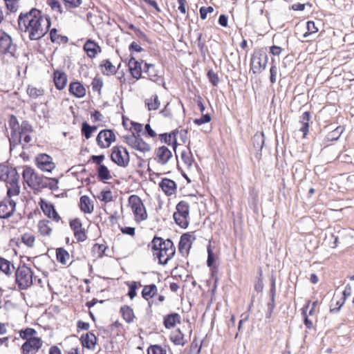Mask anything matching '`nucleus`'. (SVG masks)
<instances>
[{
    "instance_id": "1",
    "label": "nucleus",
    "mask_w": 354,
    "mask_h": 354,
    "mask_svg": "<svg viewBox=\"0 0 354 354\" xmlns=\"http://www.w3.org/2000/svg\"><path fill=\"white\" fill-rule=\"evenodd\" d=\"M147 247L151 248L154 258L158 259V264L165 266L176 254V247L173 241L155 235Z\"/></svg>"
},
{
    "instance_id": "2",
    "label": "nucleus",
    "mask_w": 354,
    "mask_h": 354,
    "mask_svg": "<svg viewBox=\"0 0 354 354\" xmlns=\"http://www.w3.org/2000/svg\"><path fill=\"white\" fill-rule=\"evenodd\" d=\"M19 174L15 168L6 165H0V180L6 183L9 197L19 194Z\"/></svg>"
},
{
    "instance_id": "3",
    "label": "nucleus",
    "mask_w": 354,
    "mask_h": 354,
    "mask_svg": "<svg viewBox=\"0 0 354 354\" xmlns=\"http://www.w3.org/2000/svg\"><path fill=\"white\" fill-rule=\"evenodd\" d=\"M46 176L37 174L35 169L28 166H24V184L27 185L33 189L34 194H37L43 189ZM24 185V189H25Z\"/></svg>"
},
{
    "instance_id": "4",
    "label": "nucleus",
    "mask_w": 354,
    "mask_h": 354,
    "mask_svg": "<svg viewBox=\"0 0 354 354\" xmlns=\"http://www.w3.org/2000/svg\"><path fill=\"white\" fill-rule=\"evenodd\" d=\"M41 10L32 8L28 12L24 13V31H28L30 36L33 37L35 32H37V28L41 27Z\"/></svg>"
},
{
    "instance_id": "5",
    "label": "nucleus",
    "mask_w": 354,
    "mask_h": 354,
    "mask_svg": "<svg viewBox=\"0 0 354 354\" xmlns=\"http://www.w3.org/2000/svg\"><path fill=\"white\" fill-rule=\"evenodd\" d=\"M268 61L266 48H255L250 59V69L253 74H260L266 68Z\"/></svg>"
},
{
    "instance_id": "6",
    "label": "nucleus",
    "mask_w": 354,
    "mask_h": 354,
    "mask_svg": "<svg viewBox=\"0 0 354 354\" xmlns=\"http://www.w3.org/2000/svg\"><path fill=\"white\" fill-rule=\"evenodd\" d=\"M8 128L10 133L8 136L10 142V149L12 151L14 149L19 145L22 139V125H21L14 115H10L8 120Z\"/></svg>"
},
{
    "instance_id": "7",
    "label": "nucleus",
    "mask_w": 354,
    "mask_h": 354,
    "mask_svg": "<svg viewBox=\"0 0 354 354\" xmlns=\"http://www.w3.org/2000/svg\"><path fill=\"white\" fill-rule=\"evenodd\" d=\"M176 211L173 214L174 222L183 229L189 226V205L185 201H180L176 206Z\"/></svg>"
},
{
    "instance_id": "8",
    "label": "nucleus",
    "mask_w": 354,
    "mask_h": 354,
    "mask_svg": "<svg viewBox=\"0 0 354 354\" xmlns=\"http://www.w3.org/2000/svg\"><path fill=\"white\" fill-rule=\"evenodd\" d=\"M128 201L136 221L140 222L147 220L148 216L147 209L140 197L133 194L129 197Z\"/></svg>"
},
{
    "instance_id": "9",
    "label": "nucleus",
    "mask_w": 354,
    "mask_h": 354,
    "mask_svg": "<svg viewBox=\"0 0 354 354\" xmlns=\"http://www.w3.org/2000/svg\"><path fill=\"white\" fill-rule=\"evenodd\" d=\"M265 140L263 131H257L251 138L250 142L252 146L251 151L258 162H260L262 158V149L265 145Z\"/></svg>"
},
{
    "instance_id": "10",
    "label": "nucleus",
    "mask_w": 354,
    "mask_h": 354,
    "mask_svg": "<svg viewBox=\"0 0 354 354\" xmlns=\"http://www.w3.org/2000/svg\"><path fill=\"white\" fill-rule=\"evenodd\" d=\"M115 140L116 136L114 130L111 129L101 130L96 138L97 144L102 149L109 147L111 143Z\"/></svg>"
},
{
    "instance_id": "11",
    "label": "nucleus",
    "mask_w": 354,
    "mask_h": 354,
    "mask_svg": "<svg viewBox=\"0 0 354 354\" xmlns=\"http://www.w3.org/2000/svg\"><path fill=\"white\" fill-rule=\"evenodd\" d=\"M35 164L41 170L51 172L55 168L52 157L47 153H39L35 158Z\"/></svg>"
},
{
    "instance_id": "12",
    "label": "nucleus",
    "mask_w": 354,
    "mask_h": 354,
    "mask_svg": "<svg viewBox=\"0 0 354 354\" xmlns=\"http://www.w3.org/2000/svg\"><path fill=\"white\" fill-rule=\"evenodd\" d=\"M144 62L143 59H140V61L137 60L133 55H130V57L127 62V66L129 67V71L132 77L140 80L141 78H144L142 76V64Z\"/></svg>"
},
{
    "instance_id": "13",
    "label": "nucleus",
    "mask_w": 354,
    "mask_h": 354,
    "mask_svg": "<svg viewBox=\"0 0 354 354\" xmlns=\"http://www.w3.org/2000/svg\"><path fill=\"white\" fill-rule=\"evenodd\" d=\"M196 236L192 232L183 233L180 237L178 245V249L180 254L184 256V250L186 249L187 255L189 254Z\"/></svg>"
},
{
    "instance_id": "14",
    "label": "nucleus",
    "mask_w": 354,
    "mask_h": 354,
    "mask_svg": "<svg viewBox=\"0 0 354 354\" xmlns=\"http://www.w3.org/2000/svg\"><path fill=\"white\" fill-rule=\"evenodd\" d=\"M39 205L44 212V214L49 218H52L53 221L58 222L61 217L57 213L54 205L52 203H48L44 198H40Z\"/></svg>"
},
{
    "instance_id": "15",
    "label": "nucleus",
    "mask_w": 354,
    "mask_h": 354,
    "mask_svg": "<svg viewBox=\"0 0 354 354\" xmlns=\"http://www.w3.org/2000/svg\"><path fill=\"white\" fill-rule=\"evenodd\" d=\"M155 160L161 165H166L172 158V152L166 146L163 145L155 149Z\"/></svg>"
},
{
    "instance_id": "16",
    "label": "nucleus",
    "mask_w": 354,
    "mask_h": 354,
    "mask_svg": "<svg viewBox=\"0 0 354 354\" xmlns=\"http://www.w3.org/2000/svg\"><path fill=\"white\" fill-rule=\"evenodd\" d=\"M43 345L41 338H31L24 342V354H36Z\"/></svg>"
},
{
    "instance_id": "17",
    "label": "nucleus",
    "mask_w": 354,
    "mask_h": 354,
    "mask_svg": "<svg viewBox=\"0 0 354 354\" xmlns=\"http://www.w3.org/2000/svg\"><path fill=\"white\" fill-rule=\"evenodd\" d=\"M16 48L12 45V39L4 32H0V52L15 56Z\"/></svg>"
},
{
    "instance_id": "18",
    "label": "nucleus",
    "mask_w": 354,
    "mask_h": 354,
    "mask_svg": "<svg viewBox=\"0 0 354 354\" xmlns=\"http://www.w3.org/2000/svg\"><path fill=\"white\" fill-rule=\"evenodd\" d=\"M159 187L167 196H170L176 193L177 190V183L168 178H162L158 184Z\"/></svg>"
},
{
    "instance_id": "19",
    "label": "nucleus",
    "mask_w": 354,
    "mask_h": 354,
    "mask_svg": "<svg viewBox=\"0 0 354 354\" xmlns=\"http://www.w3.org/2000/svg\"><path fill=\"white\" fill-rule=\"evenodd\" d=\"M52 77L56 89L62 91L66 87L68 78L65 72L59 69L55 70Z\"/></svg>"
},
{
    "instance_id": "20",
    "label": "nucleus",
    "mask_w": 354,
    "mask_h": 354,
    "mask_svg": "<svg viewBox=\"0 0 354 354\" xmlns=\"http://www.w3.org/2000/svg\"><path fill=\"white\" fill-rule=\"evenodd\" d=\"M84 50L87 56L91 59L95 58L98 53L102 52V48L95 40L88 39L83 46Z\"/></svg>"
},
{
    "instance_id": "21",
    "label": "nucleus",
    "mask_w": 354,
    "mask_h": 354,
    "mask_svg": "<svg viewBox=\"0 0 354 354\" xmlns=\"http://www.w3.org/2000/svg\"><path fill=\"white\" fill-rule=\"evenodd\" d=\"M97 339V337L91 331L82 334L80 338L82 347L88 350H93L95 348Z\"/></svg>"
},
{
    "instance_id": "22",
    "label": "nucleus",
    "mask_w": 354,
    "mask_h": 354,
    "mask_svg": "<svg viewBox=\"0 0 354 354\" xmlns=\"http://www.w3.org/2000/svg\"><path fill=\"white\" fill-rule=\"evenodd\" d=\"M68 92L77 98H82L86 95V88L83 84L78 80H73L70 82Z\"/></svg>"
},
{
    "instance_id": "23",
    "label": "nucleus",
    "mask_w": 354,
    "mask_h": 354,
    "mask_svg": "<svg viewBox=\"0 0 354 354\" xmlns=\"http://www.w3.org/2000/svg\"><path fill=\"white\" fill-rule=\"evenodd\" d=\"M123 146H114L111 149L110 159L111 160L120 167L124 168L125 160L122 155Z\"/></svg>"
},
{
    "instance_id": "24",
    "label": "nucleus",
    "mask_w": 354,
    "mask_h": 354,
    "mask_svg": "<svg viewBox=\"0 0 354 354\" xmlns=\"http://www.w3.org/2000/svg\"><path fill=\"white\" fill-rule=\"evenodd\" d=\"M180 315L178 313L172 312L163 317L162 324L165 328L170 329L180 323Z\"/></svg>"
},
{
    "instance_id": "25",
    "label": "nucleus",
    "mask_w": 354,
    "mask_h": 354,
    "mask_svg": "<svg viewBox=\"0 0 354 354\" xmlns=\"http://www.w3.org/2000/svg\"><path fill=\"white\" fill-rule=\"evenodd\" d=\"M16 203L10 200L8 203L0 204V218H7L12 216L15 210Z\"/></svg>"
},
{
    "instance_id": "26",
    "label": "nucleus",
    "mask_w": 354,
    "mask_h": 354,
    "mask_svg": "<svg viewBox=\"0 0 354 354\" xmlns=\"http://www.w3.org/2000/svg\"><path fill=\"white\" fill-rule=\"evenodd\" d=\"M150 72L148 75V79L159 86H162L165 88V82L163 75L159 74L158 70L153 64H151Z\"/></svg>"
},
{
    "instance_id": "27",
    "label": "nucleus",
    "mask_w": 354,
    "mask_h": 354,
    "mask_svg": "<svg viewBox=\"0 0 354 354\" xmlns=\"http://www.w3.org/2000/svg\"><path fill=\"white\" fill-rule=\"evenodd\" d=\"M36 279L37 277L34 275L32 269L24 263V290L32 286Z\"/></svg>"
},
{
    "instance_id": "28",
    "label": "nucleus",
    "mask_w": 354,
    "mask_h": 354,
    "mask_svg": "<svg viewBox=\"0 0 354 354\" xmlns=\"http://www.w3.org/2000/svg\"><path fill=\"white\" fill-rule=\"evenodd\" d=\"M311 119V113L308 111H305L299 118V122L302 126L299 131L303 133V138H306L309 131L310 124L309 122Z\"/></svg>"
},
{
    "instance_id": "29",
    "label": "nucleus",
    "mask_w": 354,
    "mask_h": 354,
    "mask_svg": "<svg viewBox=\"0 0 354 354\" xmlns=\"http://www.w3.org/2000/svg\"><path fill=\"white\" fill-rule=\"evenodd\" d=\"M79 207L84 214H91L94 209L93 205L91 203L89 197L86 195H84L80 197Z\"/></svg>"
},
{
    "instance_id": "30",
    "label": "nucleus",
    "mask_w": 354,
    "mask_h": 354,
    "mask_svg": "<svg viewBox=\"0 0 354 354\" xmlns=\"http://www.w3.org/2000/svg\"><path fill=\"white\" fill-rule=\"evenodd\" d=\"M169 339L176 346H184L187 342V341L185 339V335L180 328L176 329L171 333Z\"/></svg>"
},
{
    "instance_id": "31",
    "label": "nucleus",
    "mask_w": 354,
    "mask_h": 354,
    "mask_svg": "<svg viewBox=\"0 0 354 354\" xmlns=\"http://www.w3.org/2000/svg\"><path fill=\"white\" fill-rule=\"evenodd\" d=\"M96 171L97 178L99 181L104 182L105 180H108L112 178L111 171L105 165L97 166Z\"/></svg>"
},
{
    "instance_id": "32",
    "label": "nucleus",
    "mask_w": 354,
    "mask_h": 354,
    "mask_svg": "<svg viewBox=\"0 0 354 354\" xmlns=\"http://www.w3.org/2000/svg\"><path fill=\"white\" fill-rule=\"evenodd\" d=\"M49 39L52 43L66 44L68 42V37L57 34V29L53 28L49 30Z\"/></svg>"
},
{
    "instance_id": "33",
    "label": "nucleus",
    "mask_w": 354,
    "mask_h": 354,
    "mask_svg": "<svg viewBox=\"0 0 354 354\" xmlns=\"http://www.w3.org/2000/svg\"><path fill=\"white\" fill-rule=\"evenodd\" d=\"M344 131V126H338L336 127L334 130L330 131L326 136L324 140V142L327 143L328 142H333L337 141L342 133Z\"/></svg>"
},
{
    "instance_id": "34",
    "label": "nucleus",
    "mask_w": 354,
    "mask_h": 354,
    "mask_svg": "<svg viewBox=\"0 0 354 354\" xmlns=\"http://www.w3.org/2000/svg\"><path fill=\"white\" fill-rule=\"evenodd\" d=\"M100 68L102 69V73L106 75H114L117 73L116 67L109 59L102 60L100 64Z\"/></svg>"
},
{
    "instance_id": "35",
    "label": "nucleus",
    "mask_w": 354,
    "mask_h": 354,
    "mask_svg": "<svg viewBox=\"0 0 354 354\" xmlns=\"http://www.w3.org/2000/svg\"><path fill=\"white\" fill-rule=\"evenodd\" d=\"M157 292L158 289L156 285L151 283L144 286L141 292V295L143 299L148 301L149 299L153 298L156 295H157Z\"/></svg>"
},
{
    "instance_id": "36",
    "label": "nucleus",
    "mask_w": 354,
    "mask_h": 354,
    "mask_svg": "<svg viewBox=\"0 0 354 354\" xmlns=\"http://www.w3.org/2000/svg\"><path fill=\"white\" fill-rule=\"evenodd\" d=\"M120 313L127 323L130 324L133 322L135 315L133 308L129 306L124 305L121 306Z\"/></svg>"
},
{
    "instance_id": "37",
    "label": "nucleus",
    "mask_w": 354,
    "mask_h": 354,
    "mask_svg": "<svg viewBox=\"0 0 354 354\" xmlns=\"http://www.w3.org/2000/svg\"><path fill=\"white\" fill-rule=\"evenodd\" d=\"M124 141L131 148L140 151V146H138L137 140V135L135 133H132L131 135H127L123 136Z\"/></svg>"
},
{
    "instance_id": "38",
    "label": "nucleus",
    "mask_w": 354,
    "mask_h": 354,
    "mask_svg": "<svg viewBox=\"0 0 354 354\" xmlns=\"http://www.w3.org/2000/svg\"><path fill=\"white\" fill-rule=\"evenodd\" d=\"M70 257V254L64 248H57L56 249V259L62 265L66 264V261Z\"/></svg>"
},
{
    "instance_id": "39",
    "label": "nucleus",
    "mask_w": 354,
    "mask_h": 354,
    "mask_svg": "<svg viewBox=\"0 0 354 354\" xmlns=\"http://www.w3.org/2000/svg\"><path fill=\"white\" fill-rule=\"evenodd\" d=\"M207 267H212V266H217L216 264V261L218 260L217 255L213 252L211 242L207 246Z\"/></svg>"
},
{
    "instance_id": "40",
    "label": "nucleus",
    "mask_w": 354,
    "mask_h": 354,
    "mask_svg": "<svg viewBox=\"0 0 354 354\" xmlns=\"http://www.w3.org/2000/svg\"><path fill=\"white\" fill-rule=\"evenodd\" d=\"M50 221L46 219L41 220L38 223V228L40 234L43 236H49L51 234L52 228L48 225Z\"/></svg>"
},
{
    "instance_id": "41",
    "label": "nucleus",
    "mask_w": 354,
    "mask_h": 354,
    "mask_svg": "<svg viewBox=\"0 0 354 354\" xmlns=\"http://www.w3.org/2000/svg\"><path fill=\"white\" fill-rule=\"evenodd\" d=\"M26 93L30 98L36 99L44 95V90L42 88H36L31 85H28Z\"/></svg>"
},
{
    "instance_id": "42",
    "label": "nucleus",
    "mask_w": 354,
    "mask_h": 354,
    "mask_svg": "<svg viewBox=\"0 0 354 354\" xmlns=\"http://www.w3.org/2000/svg\"><path fill=\"white\" fill-rule=\"evenodd\" d=\"M160 104L158 96L156 94L153 95L150 100H145V105L147 106L149 111H156L158 109Z\"/></svg>"
},
{
    "instance_id": "43",
    "label": "nucleus",
    "mask_w": 354,
    "mask_h": 354,
    "mask_svg": "<svg viewBox=\"0 0 354 354\" xmlns=\"http://www.w3.org/2000/svg\"><path fill=\"white\" fill-rule=\"evenodd\" d=\"M126 284L129 287V290H128V293H127V295L129 297V298L131 299H133V298H135L137 295V289L138 288L139 286H142L140 282H137V281H127L126 282Z\"/></svg>"
},
{
    "instance_id": "44",
    "label": "nucleus",
    "mask_w": 354,
    "mask_h": 354,
    "mask_svg": "<svg viewBox=\"0 0 354 354\" xmlns=\"http://www.w3.org/2000/svg\"><path fill=\"white\" fill-rule=\"evenodd\" d=\"M97 198L102 202L106 203L113 201V197L112 192L109 189H104L100 192V194L97 196Z\"/></svg>"
},
{
    "instance_id": "45",
    "label": "nucleus",
    "mask_w": 354,
    "mask_h": 354,
    "mask_svg": "<svg viewBox=\"0 0 354 354\" xmlns=\"http://www.w3.org/2000/svg\"><path fill=\"white\" fill-rule=\"evenodd\" d=\"M45 180H48L49 183L44 182V185H42L43 189L44 188H48L50 190H57L58 189V183H59V179L57 178H50V177H46Z\"/></svg>"
},
{
    "instance_id": "46",
    "label": "nucleus",
    "mask_w": 354,
    "mask_h": 354,
    "mask_svg": "<svg viewBox=\"0 0 354 354\" xmlns=\"http://www.w3.org/2000/svg\"><path fill=\"white\" fill-rule=\"evenodd\" d=\"M188 153H187L186 151H183L181 152V159L183 162L187 165L188 167H190L192 165L194 160L193 158L192 153L189 147H188Z\"/></svg>"
},
{
    "instance_id": "47",
    "label": "nucleus",
    "mask_w": 354,
    "mask_h": 354,
    "mask_svg": "<svg viewBox=\"0 0 354 354\" xmlns=\"http://www.w3.org/2000/svg\"><path fill=\"white\" fill-rule=\"evenodd\" d=\"M147 354H167V351L159 344H151L147 348Z\"/></svg>"
},
{
    "instance_id": "48",
    "label": "nucleus",
    "mask_w": 354,
    "mask_h": 354,
    "mask_svg": "<svg viewBox=\"0 0 354 354\" xmlns=\"http://www.w3.org/2000/svg\"><path fill=\"white\" fill-rule=\"evenodd\" d=\"M306 32L303 35L304 38H307L308 36L318 32V28L315 26L313 21H308L306 22Z\"/></svg>"
},
{
    "instance_id": "49",
    "label": "nucleus",
    "mask_w": 354,
    "mask_h": 354,
    "mask_svg": "<svg viewBox=\"0 0 354 354\" xmlns=\"http://www.w3.org/2000/svg\"><path fill=\"white\" fill-rule=\"evenodd\" d=\"M81 134L86 140L91 138L93 135L91 130V124L86 121H84L81 124Z\"/></svg>"
},
{
    "instance_id": "50",
    "label": "nucleus",
    "mask_w": 354,
    "mask_h": 354,
    "mask_svg": "<svg viewBox=\"0 0 354 354\" xmlns=\"http://www.w3.org/2000/svg\"><path fill=\"white\" fill-rule=\"evenodd\" d=\"M345 301L346 300L341 297L339 300L336 301L335 304H334V299H333L330 305V312L331 313H338L344 304Z\"/></svg>"
},
{
    "instance_id": "51",
    "label": "nucleus",
    "mask_w": 354,
    "mask_h": 354,
    "mask_svg": "<svg viewBox=\"0 0 354 354\" xmlns=\"http://www.w3.org/2000/svg\"><path fill=\"white\" fill-rule=\"evenodd\" d=\"M207 77L209 82L214 86H216L219 82V77L218 75L214 72L213 69H209L207 72Z\"/></svg>"
},
{
    "instance_id": "52",
    "label": "nucleus",
    "mask_w": 354,
    "mask_h": 354,
    "mask_svg": "<svg viewBox=\"0 0 354 354\" xmlns=\"http://www.w3.org/2000/svg\"><path fill=\"white\" fill-rule=\"evenodd\" d=\"M274 58H272V61H271V67L270 68V82L272 83V84H274L276 82V77H277V71H278V68L276 65V64L274 63Z\"/></svg>"
},
{
    "instance_id": "53",
    "label": "nucleus",
    "mask_w": 354,
    "mask_h": 354,
    "mask_svg": "<svg viewBox=\"0 0 354 354\" xmlns=\"http://www.w3.org/2000/svg\"><path fill=\"white\" fill-rule=\"evenodd\" d=\"M93 251H97L98 253V258H102L104 256H107L105 251L108 249V246L104 244L95 243L93 246Z\"/></svg>"
},
{
    "instance_id": "54",
    "label": "nucleus",
    "mask_w": 354,
    "mask_h": 354,
    "mask_svg": "<svg viewBox=\"0 0 354 354\" xmlns=\"http://www.w3.org/2000/svg\"><path fill=\"white\" fill-rule=\"evenodd\" d=\"M69 225L73 231V234L77 233V230H81V228H82V221L78 218L70 220Z\"/></svg>"
},
{
    "instance_id": "55",
    "label": "nucleus",
    "mask_w": 354,
    "mask_h": 354,
    "mask_svg": "<svg viewBox=\"0 0 354 354\" xmlns=\"http://www.w3.org/2000/svg\"><path fill=\"white\" fill-rule=\"evenodd\" d=\"M137 140L138 142V146H140V152H148L150 151L151 147L149 144L146 142L140 136V135H137Z\"/></svg>"
},
{
    "instance_id": "56",
    "label": "nucleus",
    "mask_w": 354,
    "mask_h": 354,
    "mask_svg": "<svg viewBox=\"0 0 354 354\" xmlns=\"http://www.w3.org/2000/svg\"><path fill=\"white\" fill-rule=\"evenodd\" d=\"M11 263L7 259L0 257V270L5 274H8L10 271Z\"/></svg>"
},
{
    "instance_id": "57",
    "label": "nucleus",
    "mask_w": 354,
    "mask_h": 354,
    "mask_svg": "<svg viewBox=\"0 0 354 354\" xmlns=\"http://www.w3.org/2000/svg\"><path fill=\"white\" fill-rule=\"evenodd\" d=\"M91 85L93 91H97L100 93V91L103 87L104 83L101 78L95 77L93 78Z\"/></svg>"
},
{
    "instance_id": "58",
    "label": "nucleus",
    "mask_w": 354,
    "mask_h": 354,
    "mask_svg": "<svg viewBox=\"0 0 354 354\" xmlns=\"http://www.w3.org/2000/svg\"><path fill=\"white\" fill-rule=\"evenodd\" d=\"M211 115L209 113H202V115L199 118H196L194 120L195 124L201 126L203 124L207 123L211 121Z\"/></svg>"
},
{
    "instance_id": "59",
    "label": "nucleus",
    "mask_w": 354,
    "mask_h": 354,
    "mask_svg": "<svg viewBox=\"0 0 354 354\" xmlns=\"http://www.w3.org/2000/svg\"><path fill=\"white\" fill-rule=\"evenodd\" d=\"M7 8L11 12H16L19 7V0H3Z\"/></svg>"
},
{
    "instance_id": "60",
    "label": "nucleus",
    "mask_w": 354,
    "mask_h": 354,
    "mask_svg": "<svg viewBox=\"0 0 354 354\" xmlns=\"http://www.w3.org/2000/svg\"><path fill=\"white\" fill-rule=\"evenodd\" d=\"M37 331L35 328L27 327L24 329V340L30 339L31 338H39L35 337Z\"/></svg>"
},
{
    "instance_id": "61",
    "label": "nucleus",
    "mask_w": 354,
    "mask_h": 354,
    "mask_svg": "<svg viewBox=\"0 0 354 354\" xmlns=\"http://www.w3.org/2000/svg\"><path fill=\"white\" fill-rule=\"evenodd\" d=\"M105 159V156L104 154L100 155H92L91 156L88 162H92L97 165V166H100L101 165H104L102 162Z\"/></svg>"
},
{
    "instance_id": "62",
    "label": "nucleus",
    "mask_w": 354,
    "mask_h": 354,
    "mask_svg": "<svg viewBox=\"0 0 354 354\" xmlns=\"http://www.w3.org/2000/svg\"><path fill=\"white\" fill-rule=\"evenodd\" d=\"M67 9L76 8L82 4V0H62Z\"/></svg>"
},
{
    "instance_id": "63",
    "label": "nucleus",
    "mask_w": 354,
    "mask_h": 354,
    "mask_svg": "<svg viewBox=\"0 0 354 354\" xmlns=\"http://www.w3.org/2000/svg\"><path fill=\"white\" fill-rule=\"evenodd\" d=\"M135 35L140 39V41L147 42L149 44H152L151 41L149 39L147 35L140 28L136 30Z\"/></svg>"
},
{
    "instance_id": "64",
    "label": "nucleus",
    "mask_w": 354,
    "mask_h": 354,
    "mask_svg": "<svg viewBox=\"0 0 354 354\" xmlns=\"http://www.w3.org/2000/svg\"><path fill=\"white\" fill-rule=\"evenodd\" d=\"M47 4L51 8L52 10H57L61 14L63 12L62 7L58 0H50L48 2H47Z\"/></svg>"
}]
</instances>
